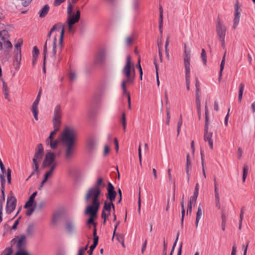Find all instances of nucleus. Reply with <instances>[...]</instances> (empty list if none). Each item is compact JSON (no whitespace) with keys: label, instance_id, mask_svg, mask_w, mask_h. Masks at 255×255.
<instances>
[{"label":"nucleus","instance_id":"14","mask_svg":"<svg viewBox=\"0 0 255 255\" xmlns=\"http://www.w3.org/2000/svg\"><path fill=\"white\" fill-rule=\"evenodd\" d=\"M99 209L93 208L92 209L89 210V208H86L85 211V213L86 214L89 215L90 216V218L87 221V224H94L95 225L94 228H96V224L94 222V219L96 218Z\"/></svg>","mask_w":255,"mask_h":255},{"label":"nucleus","instance_id":"5","mask_svg":"<svg viewBox=\"0 0 255 255\" xmlns=\"http://www.w3.org/2000/svg\"><path fill=\"white\" fill-rule=\"evenodd\" d=\"M184 49L183 52L184 65L185 70V81L186 89L188 91L190 90V60L191 54L190 51L186 50V45H184Z\"/></svg>","mask_w":255,"mask_h":255},{"label":"nucleus","instance_id":"8","mask_svg":"<svg viewBox=\"0 0 255 255\" xmlns=\"http://www.w3.org/2000/svg\"><path fill=\"white\" fill-rule=\"evenodd\" d=\"M56 38L55 36L53 39H47L43 47V55L44 57V61L46 59V55L47 53V47L48 46L52 48V53L53 56L55 58L56 55Z\"/></svg>","mask_w":255,"mask_h":255},{"label":"nucleus","instance_id":"1","mask_svg":"<svg viewBox=\"0 0 255 255\" xmlns=\"http://www.w3.org/2000/svg\"><path fill=\"white\" fill-rule=\"evenodd\" d=\"M61 140L65 147V157L67 160L72 158L75 150L77 135L75 130L66 127L62 133Z\"/></svg>","mask_w":255,"mask_h":255},{"label":"nucleus","instance_id":"34","mask_svg":"<svg viewBox=\"0 0 255 255\" xmlns=\"http://www.w3.org/2000/svg\"><path fill=\"white\" fill-rule=\"evenodd\" d=\"M190 155L189 154H188L186 156V168L185 170L186 172H188V171H189L192 168L191 165V162L190 160Z\"/></svg>","mask_w":255,"mask_h":255},{"label":"nucleus","instance_id":"41","mask_svg":"<svg viewBox=\"0 0 255 255\" xmlns=\"http://www.w3.org/2000/svg\"><path fill=\"white\" fill-rule=\"evenodd\" d=\"M196 104L197 106L198 113L199 115V117L200 118V94H198V97H197V95H196Z\"/></svg>","mask_w":255,"mask_h":255},{"label":"nucleus","instance_id":"45","mask_svg":"<svg viewBox=\"0 0 255 255\" xmlns=\"http://www.w3.org/2000/svg\"><path fill=\"white\" fill-rule=\"evenodd\" d=\"M14 255H30L26 250H18Z\"/></svg>","mask_w":255,"mask_h":255},{"label":"nucleus","instance_id":"49","mask_svg":"<svg viewBox=\"0 0 255 255\" xmlns=\"http://www.w3.org/2000/svg\"><path fill=\"white\" fill-rule=\"evenodd\" d=\"M122 124L123 127V129L124 131H126V115L125 113H123L122 114Z\"/></svg>","mask_w":255,"mask_h":255},{"label":"nucleus","instance_id":"62","mask_svg":"<svg viewBox=\"0 0 255 255\" xmlns=\"http://www.w3.org/2000/svg\"><path fill=\"white\" fill-rule=\"evenodd\" d=\"M34 211V208H32V207L28 208H27V210L26 212V215L27 216H30L31 215H32V214L33 213Z\"/></svg>","mask_w":255,"mask_h":255},{"label":"nucleus","instance_id":"18","mask_svg":"<svg viewBox=\"0 0 255 255\" xmlns=\"http://www.w3.org/2000/svg\"><path fill=\"white\" fill-rule=\"evenodd\" d=\"M11 243L14 244L16 242V248L18 250H25V247L26 245V237L24 235L20 236L17 240L16 239H13L11 241Z\"/></svg>","mask_w":255,"mask_h":255},{"label":"nucleus","instance_id":"20","mask_svg":"<svg viewBox=\"0 0 255 255\" xmlns=\"http://www.w3.org/2000/svg\"><path fill=\"white\" fill-rule=\"evenodd\" d=\"M93 244L90 246V250L88 251L89 255H91L93 251L95 249L96 246L98 245V240H99V237L97 236V230L96 228L95 227L93 231Z\"/></svg>","mask_w":255,"mask_h":255},{"label":"nucleus","instance_id":"25","mask_svg":"<svg viewBox=\"0 0 255 255\" xmlns=\"http://www.w3.org/2000/svg\"><path fill=\"white\" fill-rule=\"evenodd\" d=\"M202 214H203L202 210L201 205H199V206L198 207L197 212L196 213V223H195V226H196V228H198V223H199V222L201 218Z\"/></svg>","mask_w":255,"mask_h":255},{"label":"nucleus","instance_id":"53","mask_svg":"<svg viewBox=\"0 0 255 255\" xmlns=\"http://www.w3.org/2000/svg\"><path fill=\"white\" fill-rule=\"evenodd\" d=\"M1 188H4V184L5 183V176L4 174H0V175Z\"/></svg>","mask_w":255,"mask_h":255},{"label":"nucleus","instance_id":"38","mask_svg":"<svg viewBox=\"0 0 255 255\" xmlns=\"http://www.w3.org/2000/svg\"><path fill=\"white\" fill-rule=\"evenodd\" d=\"M2 91L4 95L5 98L6 99H8V88L6 86L5 83L3 82V87H2Z\"/></svg>","mask_w":255,"mask_h":255},{"label":"nucleus","instance_id":"23","mask_svg":"<svg viewBox=\"0 0 255 255\" xmlns=\"http://www.w3.org/2000/svg\"><path fill=\"white\" fill-rule=\"evenodd\" d=\"M50 7L48 4H45L39 11V17L43 18L46 16L49 10Z\"/></svg>","mask_w":255,"mask_h":255},{"label":"nucleus","instance_id":"9","mask_svg":"<svg viewBox=\"0 0 255 255\" xmlns=\"http://www.w3.org/2000/svg\"><path fill=\"white\" fill-rule=\"evenodd\" d=\"M55 155L53 152H47L43 161L42 167L43 168L51 166L53 164L56 163L55 161Z\"/></svg>","mask_w":255,"mask_h":255},{"label":"nucleus","instance_id":"35","mask_svg":"<svg viewBox=\"0 0 255 255\" xmlns=\"http://www.w3.org/2000/svg\"><path fill=\"white\" fill-rule=\"evenodd\" d=\"M244 89V85L243 83H241L239 86V96H238V100L239 102L242 101Z\"/></svg>","mask_w":255,"mask_h":255},{"label":"nucleus","instance_id":"54","mask_svg":"<svg viewBox=\"0 0 255 255\" xmlns=\"http://www.w3.org/2000/svg\"><path fill=\"white\" fill-rule=\"evenodd\" d=\"M11 169L10 168H8L7 170L6 176L7 179V183L9 184L11 183Z\"/></svg>","mask_w":255,"mask_h":255},{"label":"nucleus","instance_id":"40","mask_svg":"<svg viewBox=\"0 0 255 255\" xmlns=\"http://www.w3.org/2000/svg\"><path fill=\"white\" fill-rule=\"evenodd\" d=\"M69 80L71 82L74 81L76 79V74L74 70H71L68 74Z\"/></svg>","mask_w":255,"mask_h":255},{"label":"nucleus","instance_id":"47","mask_svg":"<svg viewBox=\"0 0 255 255\" xmlns=\"http://www.w3.org/2000/svg\"><path fill=\"white\" fill-rule=\"evenodd\" d=\"M182 125V117L180 116V118L179 119V121L177 123V135H179L180 128L181 127V126Z\"/></svg>","mask_w":255,"mask_h":255},{"label":"nucleus","instance_id":"48","mask_svg":"<svg viewBox=\"0 0 255 255\" xmlns=\"http://www.w3.org/2000/svg\"><path fill=\"white\" fill-rule=\"evenodd\" d=\"M158 54H159V56L160 62H162L163 58H162L161 44L158 43Z\"/></svg>","mask_w":255,"mask_h":255},{"label":"nucleus","instance_id":"6","mask_svg":"<svg viewBox=\"0 0 255 255\" xmlns=\"http://www.w3.org/2000/svg\"><path fill=\"white\" fill-rule=\"evenodd\" d=\"M64 29H65V24H62L61 23H58L57 24L54 25L52 27L49 32L48 33V34L47 35V37H48V38H49L48 39H51L50 36H51V33L53 31H54L55 30L60 31V36L59 42V51H61L62 50V48L63 47V40L64 33Z\"/></svg>","mask_w":255,"mask_h":255},{"label":"nucleus","instance_id":"10","mask_svg":"<svg viewBox=\"0 0 255 255\" xmlns=\"http://www.w3.org/2000/svg\"><path fill=\"white\" fill-rule=\"evenodd\" d=\"M16 202V199L13 195H11L7 198L6 205V213L10 214L15 210Z\"/></svg>","mask_w":255,"mask_h":255},{"label":"nucleus","instance_id":"7","mask_svg":"<svg viewBox=\"0 0 255 255\" xmlns=\"http://www.w3.org/2000/svg\"><path fill=\"white\" fill-rule=\"evenodd\" d=\"M43 147L41 143H39L37 146L36 152L32 159V168H34V171H37L39 168V162L42 158L43 155Z\"/></svg>","mask_w":255,"mask_h":255},{"label":"nucleus","instance_id":"50","mask_svg":"<svg viewBox=\"0 0 255 255\" xmlns=\"http://www.w3.org/2000/svg\"><path fill=\"white\" fill-rule=\"evenodd\" d=\"M95 144L96 143L95 141L92 140H89L87 143V146L90 149H94L95 146Z\"/></svg>","mask_w":255,"mask_h":255},{"label":"nucleus","instance_id":"43","mask_svg":"<svg viewBox=\"0 0 255 255\" xmlns=\"http://www.w3.org/2000/svg\"><path fill=\"white\" fill-rule=\"evenodd\" d=\"M12 253V247L5 248L4 251L1 253L0 255H11Z\"/></svg>","mask_w":255,"mask_h":255},{"label":"nucleus","instance_id":"55","mask_svg":"<svg viewBox=\"0 0 255 255\" xmlns=\"http://www.w3.org/2000/svg\"><path fill=\"white\" fill-rule=\"evenodd\" d=\"M179 233H177V236H176V240L173 245V247H172V250L171 251V252L170 253V254H171V255H173V253L174 252V249L176 246V244H177V242L178 241V238H179Z\"/></svg>","mask_w":255,"mask_h":255},{"label":"nucleus","instance_id":"59","mask_svg":"<svg viewBox=\"0 0 255 255\" xmlns=\"http://www.w3.org/2000/svg\"><path fill=\"white\" fill-rule=\"evenodd\" d=\"M2 221V201L0 199V223Z\"/></svg>","mask_w":255,"mask_h":255},{"label":"nucleus","instance_id":"51","mask_svg":"<svg viewBox=\"0 0 255 255\" xmlns=\"http://www.w3.org/2000/svg\"><path fill=\"white\" fill-rule=\"evenodd\" d=\"M34 203L31 199H29V200L25 203L24 208H28L32 207L33 204Z\"/></svg>","mask_w":255,"mask_h":255},{"label":"nucleus","instance_id":"11","mask_svg":"<svg viewBox=\"0 0 255 255\" xmlns=\"http://www.w3.org/2000/svg\"><path fill=\"white\" fill-rule=\"evenodd\" d=\"M58 130V129L54 128V130L50 132L49 136L45 141L46 145L49 146L52 149H55L58 144L57 140H53V136L56 134Z\"/></svg>","mask_w":255,"mask_h":255},{"label":"nucleus","instance_id":"29","mask_svg":"<svg viewBox=\"0 0 255 255\" xmlns=\"http://www.w3.org/2000/svg\"><path fill=\"white\" fill-rule=\"evenodd\" d=\"M225 57H226V52L225 53L223 57L222 58L221 64H220V69L219 75V81L221 80L222 76V72L224 68V65L225 63Z\"/></svg>","mask_w":255,"mask_h":255},{"label":"nucleus","instance_id":"30","mask_svg":"<svg viewBox=\"0 0 255 255\" xmlns=\"http://www.w3.org/2000/svg\"><path fill=\"white\" fill-rule=\"evenodd\" d=\"M113 202L111 201L109 203H108L106 201L105 202L102 212H105V211H107L108 212H109V214H111V205H113Z\"/></svg>","mask_w":255,"mask_h":255},{"label":"nucleus","instance_id":"24","mask_svg":"<svg viewBox=\"0 0 255 255\" xmlns=\"http://www.w3.org/2000/svg\"><path fill=\"white\" fill-rule=\"evenodd\" d=\"M106 186V184L104 182V180L102 177L98 178L95 184L93 186L97 189H100Z\"/></svg>","mask_w":255,"mask_h":255},{"label":"nucleus","instance_id":"15","mask_svg":"<svg viewBox=\"0 0 255 255\" xmlns=\"http://www.w3.org/2000/svg\"><path fill=\"white\" fill-rule=\"evenodd\" d=\"M107 194L106 195L107 199L110 201L114 202L117 195V193L115 191V188L111 182H108L107 188Z\"/></svg>","mask_w":255,"mask_h":255},{"label":"nucleus","instance_id":"36","mask_svg":"<svg viewBox=\"0 0 255 255\" xmlns=\"http://www.w3.org/2000/svg\"><path fill=\"white\" fill-rule=\"evenodd\" d=\"M39 53V51L37 46H35L33 48L32 51V58L34 59V60H36L38 55Z\"/></svg>","mask_w":255,"mask_h":255},{"label":"nucleus","instance_id":"61","mask_svg":"<svg viewBox=\"0 0 255 255\" xmlns=\"http://www.w3.org/2000/svg\"><path fill=\"white\" fill-rule=\"evenodd\" d=\"M21 219V217H19L15 221L11 229L12 230H15L17 228V226L18 224H19V220Z\"/></svg>","mask_w":255,"mask_h":255},{"label":"nucleus","instance_id":"63","mask_svg":"<svg viewBox=\"0 0 255 255\" xmlns=\"http://www.w3.org/2000/svg\"><path fill=\"white\" fill-rule=\"evenodd\" d=\"M197 197H196V196H193V195L190 198V200H189V203H191V204L194 203L195 204V203L196 202Z\"/></svg>","mask_w":255,"mask_h":255},{"label":"nucleus","instance_id":"22","mask_svg":"<svg viewBox=\"0 0 255 255\" xmlns=\"http://www.w3.org/2000/svg\"><path fill=\"white\" fill-rule=\"evenodd\" d=\"M57 165V163H55L53 164L51 167L48 171H47L44 175V178L42 180V184H44V183L47 181L48 178L51 177L52 175L53 172Z\"/></svg>","mask_w":255,"mask_h":255},{"label":"nucleus","instance_id":"27","mask_svg":"<svg viewBox=\"0 0 255 255\" xmlns=\"http://www.w3.org/2000/svg\"><path fill=\"white\" fill-rule=\"evenodd\" d=\"M9 37L8 31L3 29L0 30V38L2 41H4L5 40L8 39Z\"/></svg>","mask_w":255,"mask_h":255},{"label":"nucleus","instance_id":"57","mask_svg":"<svg viewBox=\"0 0 255 255\" xmlns=\"http://www.w3.org/2000/svg\"><path fill=\"white\" fill-rule=\"evenodd\" d=\"M215 201L216 207L220 209L221 208L220 197H215Z\"/></svg>","mask_w":255,"mask_h":255},{"label":"nucleus","instance_id":"52","mask_svg":"<svg viewBox=\"0 0 255 255\" xmlns=\"http://www.w3.org/2000/svg\"><path fill=\"white\" fill-rule=\"evenodd\" d=\"M166 115H167V118H166V124L168 126L169 125L170 119V108H166Z\"/></svg>","mask_w":255,"mask_h":255},{"label":"nucleus","instance_id":"37","mask_svg":"<svg viewBox=\"0 0 255 255\" xmlns=\"http://www.w3.org/2000/svg\"><path fill=\"white\" fill-rule=\"evenodd\" d=\"M201 58L202 60L203 64L205 66H206L207 60V56L205 50L204 49H202V52L201 53Z\"/></svg>","mask_w":255,"mask_h":255},{"label":"nucleus","instance_id":"21","mask_svg":"<svg viewBox=\"0 0 255 255\" xmlns=\"http://www.w3.org/2000/svg\"><path fill=\"white\" fill-rule=\"evenodd\" d=\"M65 229L69 234H73L76 232L75 224L71 220L66 221Z\"/></svg>","mask_w":255,"mask_h":255},{"label":"nucleus","instance_id":"26","mask_svg":"<svg viewBox=\"0 0 255 255\" xmlns=\"http://www.w3.org/2000/svg\"><path fill=\"white\" fill-rule=\"evenodd\" d=\"M21 60V53H16L15 55V60L14 65L15 66V68H19V65L20 64V62Z\"/></svg>","mask_w":255,"mask_h":255},{"label":"nucleus","instance_id":"31","mask_svg":"<svg viewBox=\"0 0 255 255\" xmlns=\"http://www.w3.org/2000/svg\"><path fill=\"white\" fill-rule=\"evenodd\" d=\"M34 233V225L31 224L28 225L26 229V233L28 236H32Z\"/></svg>","mask_w":255,"mask_h":255},{"label":"nucleus","instance_id":"64","mask_svg":"<svg viewBox=\"0 0 255 255\" xmlns=\"http://www.w3.org/2000/svg\"><path fill=\"white\" fill-rule=\"evenodd\" d=\"M88 246L87 245L85 248H81L79 250L78 255H83V253L85 251L87 250Z\"/></svg>","mask_w":255,"mask_h":255},{"label":"nucleus","instance_id":"19","mask_svg":"<svg viewBox=\"0 0 255 255\" xmlns=\"http://www.w3.org/2000/svg\"><path fill=\"white\" fill-rule=\"evenodd\" d=\"M40 99V96H37V97L34 102L32 104L31 106V111L33 113L34 118L36 121L38 120V105L39 104V101Z\"/></svg>","mask_w":255,"mask_h":255},{"label":"nucleus","instance_id":"4","mask_svg":"<svg viewBox=\"0 0 255 255\" xmlns=\"http://www.w3.org/2000/svg\"><path fill=\"white\" fill-rule=\"evenodd\" d=\"M73 6L71 3H69L67 7V18L65 24L68 25V31L70 33H74L73 25L77 23L80 18V11L77 10L76 13H72Z\"/></svg>","mask_w":255,"mask_h":255},{"label":"nucleus","instance_id":"13","mask_svg":"<svg viewBox=\"0 0 255 255\" xmlns=\"http://www.w3.org/2000/svg\"><path fill=\"white\" fill-rule=\"evenodd\" d=\"M106 59V52L101 50L97 52L95 56L94 64L96 65L102 66L104 64Z\"/></svg>","mask_w":255,"mask_h":255},{"label":"nucleus","instance_id":"28","mask_svg":"<svg viewBox=\"0 0 255 255\" xmlns=\"http://www.w3.org/2000/svg\"><path fill=\"white\" fill-rule=\"evenodd\" d=\"M53 118H61V109L60 105H57L55 107Z\"/></svg>","mask_w":255,"mask_h":255},{"label":"nucleus","instance_id":"32","mask_svg":"<svg viewBox=\"0 0 255 255\" xmlns=\"http://www.w3.org/2000/svg\"><path fill=\"white\" fill-rule=\"evenodd\" d=\"M53 124L54 128L59 130L61 125V118H53Z\"/></svg>","mask_w":255,"mask_h":255},{"label":"nucleus","instance_id":"44","mask_svg":"<svg viewBox=\"0 0 255 255\" xmlns=\"http://www.w3.org/2000/svg\"><path fill=\"white\" fill-rule=\"evenodd\" d=\"M195 87H196V95L200 94V82L197 78L195 79Z\"/></svg>","mask_w":255,"mask_h":255},{"label":"nucleus","instance_id":"2","mask_svg":"<svg viewBox=\"0 0 255 255\" xmlns=\"http://www.w3.org/2000/svg\"><path fill=\"white\" fill-rule=\"evenodd\" d=\"M133 74L131 73V61L130 56L128 55L126 58V64L124 67L122 72L126 77V80H124L122 83V88L123 94L128 96V108L131 109V103L129 93L128 92L126 88L127 84H131L133 83L134 78V69L133 68Z\"/></svg>","mask_w":255,"mask_h":255},{"label":"nucleus","instance_id":"42","mask_svg":"<svg viewBox=\"0 0 255 255\" xmlns=\"http://www.w3.org/2000/svg\"><path fill=\"white\" fill-rule=\"evenodd\" d=\"M248 166L247 165H244L243 167V181L244 182L248 175Z\"/></svg>","mask_w":255,"mask_h":255},{"label":"nucleus","instance_id":"33","mask_svg":"<svg viewBox=\"0 0 255 255\" xmlns=\"http://www.w3.org/2000/svg\"><path fill=\"white\" fill-rule=\"evenodd\" d=\"M184 196H183L182 201L181 202V227H183V221H184V217L185 215V209H184Z\"/></svg>","mask_w":255,"mask_h":255},{"label":"nucleus","instance_id":"39","mask_svg":"<svg viewBox=\"0 0 255 255\" xmlns=\"http://www.w3.org/2000/svg\"><path fill=\"white\" fill-rule=\"evenodd\" d=\"M23 44L22 39H19L18 42L15 45V48L17 50V53H21V46Z\"/></svg>","mask_w":255,"mask_h":255},{"label":"nucleus","instance_id":"56","mask_svg":"<svg viewBox=\"0 0 255 255\" xmlns=\"http://www.w3.org/2000/svg\"><path fill=\"white\" fill-rule=\"evenodd\" d=\"M3 42L4 46L5 47L8 48H11L12 47V44L11 42L8 39L5 40Z\"/></svg>","mask_w":255,"mask_h":255},{"label":"nucleus","instance_id":"46","mask_svg":"<svg viewBox=\"0 0 255 255\" xmlns=\"http://www.w3.org/2000/svg\"><path fill=\"white\" fill-rule=\"evenodd\" d=\"M133 37L132 35L128 36L125 40V42L127 45H130L132 42Z\"/></svg>","mask_w":255,"mask_h":255},{"label":"nucleus","instance_id":"16","mask_svg":"<svg viewBox=\"0 0 255 255\" xmlns=\"http://www.w3.org/2000/svg\"><path fill=\"white\" fill-rule=\"evenodd\" d=\"M209 123H205L204 129V140L208 141L211 149L213 148V141L212 140L213 132L208 131Z\"/></svg>","mask_w":255,"mask_h":255},{"label":"nucleus","instance_id":"58","mask_svg":"<svg viewBox=\"0 0 255 255\" xmlns=\"http://www.w3.org/2000/svg\"><path fill=\"white\" fill-rule=\"evenodd\" d=\"M154 64L155 65V69H156L157 85L158 86H159V84H160V82H159L158 75V72H157V70H158L157 65V63H156V62L155 60L154 61Z\"/></svg>","mask_w":255,"mask_h":255},{"label":"nucleus","instance_id":"60","mask_svg":"<svg viewBox=\"0 0 255 255\" xmlns=\"http://www.w3.org/2000/svg\"><path fill=\"white\" fill-rule=\"evenodd\" d=\"M139 4V0H134L133 1V8L135 10H136Z\"/></svg>","mask_w":255,"mask_h":255},{"label":"nucleus","instance_id":"3","mask_svg":"<svg viewBox=\"0 0 255 255\" xmlns=\"http://www.w3.org/2000/svg\"><path fill=\"white\" fill-rule=\"evenodd\" d=\"M101 193L100 189H97L93 186L88 189L85 195V200L87 203L91 202V205L87 207L89 208V210L93 208L99 209L100 203L99 198Z\"/></svg>","mask_w":255,"mask_h":255},{"label":"nucleus","instance_id":"12","mask_svg":"<svg viewBox=\"0 0 255 255\" xmlns=\"http://www.w3.org/2000/svg\"><path fill=\"white\" fill-rule=\"evenodd\" d=\"M216 31L219 38L225 37L226 27L220 18H218L216 24Z\"/></svg>","mask_w":255,"mask_h":255},{"label":"nucleus","instance_id":"17","mask_svg":"<svg viewBox=\"0 0 255 255\" xmlns=\"http://www.w3.org/2000/svg\"><path fill=\"white\" fill-rule=\"evenodd\" d=\"M234 8L235 17L234 19L233 28L235 29L239 23L241 11V10L240 9V5L239 4V2L238 0L236 1V3L235 4Z\"/></svg>","mask_w":255,"mask_h":255}]
</instances>
